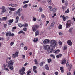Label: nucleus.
Segmentation results:
<instances>
[{
	"mask_svg": "<svg viewBox=\"0 0 75 75\" xmlns=\"http://www.w3.org/2000/svg\"><path fill=\"white\" fill-rule=\"evenodd\" d=\"M59 55H57L56 56V57L57 58H59Z\"/></svg>",
	"mask_w": 75,
	"mask_h": 75,
	"instance_id": "62",
	"label": "nucleus"
},
{
	"mask_svg": "<svg viewBox=\"0 0 75 75\" xmlns=\"http://www.w3.org/2000/svg\"><path fill=\"white\" fill-rule=\"evenodd\" d=\"M40 26L38 25H33L32 27V30L33 31L35 32L36 31L37 29H38L39 28Z\"/></svg>",
	"mask_w": 75,
	"mask_h": 75,
	"instance_id": "2",
	"label": "nucleus"
},
{
	"mask_svg": "<svg viewBox=\"0 0 75 75\" xmlns=\"http://www.w3.org/2000/svg\"><path fill=\"white\" fill-rule=\"evenodd\" d=\"M24 50H25V51H26V50H27V47H26L25 46L24 48Z\"/></svg>",
	"mask_w": 75,
	"mask_h": 75,
	"instance_id": "51",
	"label": "nucleus"
},
{
	"mask_svg": "<svg viewBox=\"0 0 75 75\" xmlns=\"http://www.w3.org/2000/svg\"><path fill=\"white\" fill-rule=\"evenodd\" d=\"M20 10H21V11H22V9L21 8H19V9L16 12V13L17 14H19V13H20Z\"/></svg>",
	"mask_w": 75,
	"mask_h": 75,
	"instance_id": "21",
	"label": "nucleus"
},
{
	"mask_svg": "<svg viewBox=\"0 0 75 75\" xmlns=\"http://www.w3.org/2000/svg\"><path fill=\"white\" fill-rule=\"evenodd\" d=\"M69 12V9H68L67 10L65 11V13H68Z\"/></svg>",
	"mask_w": 75,
	"mask_h": 75,
	"instance_id": "34",
	"label": "nucleus"
},
{
	"mask_svg": "<svg viewBox=\"0 0 75 75\" xmlns=\"http://www.w3.org/2000/svg\"><path fill=\"white\" fill-rule=\"evenodd\" d=\"M67 75H71V73L70 72H69L67 73Z\"/></svg>",
	"mask_w": 75,
	"mask_h": 75,
	"instance_id": "57",
	"label": "nucleus"
},
{
	"mask_svg": "<svg viewBox=\"0 0 75 75\" xmlns=\"http://www.w3.org/2000/svg\"><path fill=\"white\" fill-rule=\"evenodd\" d=\"M7 19V17H5L2 18V21H6Z\"/></svg>",
	"mask_w": 75,
	"mask_h": 75,
	"instance_id": "18",
	"label": "nucleus"
},
{
	"mask_svg": "<svg viewBox=\"0 0 75 75\" xmlns=\"http://www.w3.org/2000/svg\"><path fill=\"white\" fill-rule=\"evenodd\" d=\"M28 2H29V0L26 1H25L23 2V4H25V3H28Z\"/></svg>",
	"mask_w": 75,
	"mask_h": 75,
	"instance_id": "43",
	"label": "nucleus"
},
{
	"mask_svg": "<svg viewBox=\"0 0 75 75\" xmlns=\"http://www.w3.org/2000/svg\"><path fill=\"white\" fill-rule=\"evenodd\" d=\"M31 71H28L27 73H28V74H30V73H31Z\"/></svg>",
	"mask_w": 75,
	"mask_h": 75,
	"instance_id": "60",
	"label": "nucleus"
},
{
	"mask_svg": "<svg viewBox=\"0 0 75 75\" xmlns=\"http://www.w3.org/2000/svg\"><path fill=\"white\" fill-rule=\"evenodd\" d=\"M11 36L12 37H14V33H12L11 34Z\"/></svg>",
	"mask_w": 75,
	"mask_h": 75,
	"instance_id": "53",
	"label": "nucleus"
},
{
	"mask_svg": "<svg viewBox=\"0 0 75 75\" xmlns=\"http://www.w3.org/2000/svg\"><path fill=\"white\" fill-rule=\"evenodd\" d=\"M38 41V38H35L33 40V42L35 43L37 42Z\"/></svg>",
	"mask_w": 75,
	"mask_h": 75,
	"instance_id": "16",
	"label": "nucleus"
},
{
	"mask_svg": "<svg viewBox=\"0 0 75 75\" xmlns=\"http://www.w3.org/2000/svg\"><path fill=\"white\" fill-rule=\"evenodd\" d=\"M8 66H11V65H13L14 64V62H13V61L12 60L8 62Z\"/></svg>",
	"mask_w": 75,
	"mask_h": 75,
	"instance_id": "9",
	"label": "nucleus"
},
{
	"mask_svg": "<svg viewBox=\"0 0 75 75\" xmlns=\"http://www.w3.org/2000/svg\"><path fill=\"white\" fill-rule=\"evenodd\" d=\"M53 10L54 12H56L57 11V8H54L53 9Z\"/></svg>",
	"mask_w": 75,
	"mask_h": 75,
	"instance_id": "40",
	"label": "nucleus"
},
{
	"mask_svg": "<svg viewBox=\"0 0 75 75\" xmlns=\"http://www.w3.org/2000/svg\"><path fill=\"white\" fill-rule=\"evenodd\" d=\"M25 69L24 67H22V69L19 70V74L21 75H23L25 74Z\"/></svg>",
	"mask_w": 75,
	"mask_h": 75,
	"instance_id": "5",
	"label": "nucleus"
},
{
	"mask_svg": "<svg viewBox=\"0 0 75 75\" xmlns=\"http://www.w3.org/2000/svg\"><path fill=\"white\" fill-rule=\"evenodd\" d=\"M24 45V44H23V43H21V45L22 47H23V46Z\"/></svg>",
	"mask_w": 75,
	"mask_h": 75,
	"instance_id": "55",
	"label": "nucleus"
},
{
	"mask_svg": "<svg viewBox=\"0 0 75 75\" xmlns=\"http://www.w3.org/2000/svg\"><path fill=\"white\" fill-rule=\"evenodd\" d=\"M68 45L70 46H71L72 45V42L71 40H69L67 42Z\"/></svg>",
	"mask_w": 75,
	"mask_h": 75,
	"instance_id": "10",
	"label": "nucleus"
},
{
	"mask_svg": "<svg viewBox=\"0 0 75 75\" xmlns=\"http://www.w3.org/2000/svg\"><path fill=\"white\" fill-rule=\"evenodd\" d=\"M2 12L1 13V14H2V13H5V12H6V8H5V7L4 6H2Z\"/></svg>",
	"mask_w": 75,
	"mask_h": 75,
	"instance_id": "8",
	"label": "nucleus"
},
{
	"mask_svg": "<svg viewBox=\"0 0 75 75\" xmlns=\"http://www.w3.org/2000/svg\"><path fill=\"white\" fill-rule=\"evenodd\" d=\"M61 63L62 65H65L66 64V60L65 59H63L62 60Z\"/></svg>",
	"mask_w": 75,
	"mask_h": 75,
	"instance_id": "12",
	"label": "nucleus"
},
{
	"mask_svg": "<svg viewBox=\"0 0 75 75\" xmlns=\"http://www.w3.org/2000/svg\"><path fill=\"white\" fill-rule=\"evenodd\" d=\"M18 52H16L15 54H13L12 55L13 58H16V57H18Z\"/></svg>",
	"mask_w": 75,
	"mask_h": 75,
	"instance_id": "7",
	"label": "nucleus"
},
{
	"mask_svg": "<svg viewBox=\"0 0 75 75\" xmlns=\"http://www.w3.org/2000/svg\"><path fill=\"white\" fill-rule=\"evenodd\" d=\"M23 31H27V28H23Z\"/></svg>",
	"mask_w": 75,
	"mask_h": 75,
	"instance_id": "49",
	"label": "nucleus"
},
{
	"mask_svg": "<svg viewBox=\"0 0 75 75\" xmlns=\"http://www.w3.org/2000/svg\"><path fill=\"white\" fill-rule=\"evenodd\" d=\"M8 67H9V68L10 69H11V70L13 69L14 68V67H13V65L8 66Z\"/></svg>",
	"mask_w": 75,
	"mask_h": 75,
	"instance_id": "24",
	"label": "nucleus"
},
{
	"mask_svg": "<svg viewBox=\"0 0 75 75\" xmlns=\"http://www.w3.org/2000/svg\"><path fill=\"white\" fill-rule=\"evenodd\" d=\"M23 27H28V24L27 23H25V24H23Z\"/></svg>",
	"mask_w": 75,
	"mask_h": 75,
	"instance_id": "33",
	"label": "nucleus"
},
{
	"mask_svg": "<svg viewBox=\"0 0 75 75\" xmlns=\"http://www.w3.org/2000/svg\"><path fill=\"white\" fill-rule=\"evenodd\" d=\"M41 17L42 18H44L45 17V16L43 14H42L41 15Z\"/></svg>",
	"mask_w": 75,
	"mask_h": 75,
	"instance_id": "46",
	"label": "nucleus"
},
{
	"mask_svg": "<svg viewBox=\"0 0 75 75\" xmlns=\"http://www.w3.org/2000/svg\"><path fill=\"white\" fill-rule=\"evenodd\" d=\"M60 69L61 71V72H64V70L63 67H60Z\"/></svg>",
	"mask_w": 75,
	"mask_h": 75,
	"instance_id": "19",
	"label": "nucleus"
},
{
	"mask_svg": "<svg viewBox=\"0 0 75 75\" xmlns=\"http://www.w3.org/2000/svg\"><path fill=\"white\" fill-rule=\"evenodd\" d=\"M39 10L40 12H42L43 10V9L42 8V7H40L39 8Z\"/></svg>",
	"mask_w": 75,
	"mask_h": 75,
	"instance_id": "27",
	"label": "nucleus"
},
{
	"mask_svg": "<svg viewBox=\"0 0 75 75\" xmlns=\"http://www.w3.org/2000/svg\"><path fill=\"white\" fill-rule=\"evenodd\" d=\"M19 19V17L17 16L16 18L15 23H17L18 22V20Z\"/></svg>",
	"mask_w": 75,
	"mask_h": 75,
	"instance_id": "15",
	"label": "nucleus"
},
{
	"mask_svg": "<svg viewBox=\"0 0 75 75\" xmlns=\"http://www.w3.org/2000/svg\"><path fill=\"white\" fill-rule=\"evenodd\" d=\"M62 8L63 10H65L67 9V6H63L62 7Z\"/></svg>",
	"mask_w": 75,
	"mask_h": 75,
	"instance_id": "31",
	"label": "nucleus"
},
{
	"mask_svg": "<svg viewBox=\"0 0 75 75\" xmlns=\"http://www.w3.org/2000/svg\"><path fill=\"white\" fill-rule=\"evenodd\" d=\"M35 36H37L38 35H39V31L38 30H37L35 33Z\"/></svg>",
	"mask_w": 75,
	"mask_h": 75,
	"instance_id": "23",
	"label": "nucleus"
},
{
	"mask_svg": "<svg viewBox=\"0 0 75 75\" xmlns=\"http://www.w3.org/2000/svg\"><path fill=\"white\" fill-rule=\"evenodd\" d=\"M68 65H69V63L68 62L66 63V66L67 67L68 66Z\"/></svg>",
	"mask_w": 75,
	"mask_h": 75,
	"instance_id": "54",
	"label": "nucleus"
},
{
	"mask_svg": "<svg viewBox=\"0 0 75 75\" xmlns=\"http://www.w3.org/2000/svg\"><path fill=\"white\" fill-rule=\"evenodd\" d=\"M14 45V42H12L10 43V45H11V46H12V45Z\"/></svg>",
	"mask_w": 75,
	"mask_h": 75,
	"instance_id": "50",
	"label": "nucleus"
},
{
	"mask_svg": "<svg viewBox=\"0 0 75 75\" xmlns=\"http://www.w3.org/2000/svg\"><path fill=\"white\" fill-rule=\"evenodd\" d=\"M11 32L10 31L7 32L6 33V35L7 37L8 36H11Z\"/></svg>",
	"mask_w": 75,
	"mask_h": 75,
	"instance_id": "11",
	"label": "nucleus"
},
{
	"mask_svg": "<svg viewBox=\"0 0 75 75\" xmlns=\"http://www.w3.org/2000/svg\"><path fill=\"white\" fill-rule=\"evenodd\" d=\"M62 3H65V0H62Z\"/></svg>",
	"mask_w": 75,
	"mask_h": 75,
	"instance_id": "58",
	"label": "nucleus"
},
{
	"mask_svg": "<svg viewBox=\"0 0 75 75\" xmlns=\"http://www.w3.org/2000/svg\"><path fill=\"white\" fill-rule=\"evenodd\" d=\"M47 2L50 5H51V0H47Z\"/></svg>",
	"mask_w": 75,
	"mask_h": 75,
	"instance_id": "30",
	"label": "nucleus"
},
{
	"mask_svg": "<svg viewBox=\"0 0 75 75\" xmlns=\"http://www.w3.org/2000/svg\"><path fill=\"white\" fill-rule=\"evenodd\" d=\"M27 6H28V4H26L25 5L23 6V8H27Z\"/></svg>",
	"mask_w": 75,
	"mask_h": 75,
	"instance_id": "38",
	"label": "nucleus"
},
{
	"mask_svg": "<svg viewBox=\"0 0 75 75\" xmlns=\"http://www.w3.org/2000/svg\"><path fill=\"white\" fill-rule=\"evenodd\" d=\"M51 62V59H48V63H50Z\"/></svg>",
	"mask_w": 75,
	"mask_h": 75,
	"instance_id": "45",
	"label": "nucleus"
},
{
	"mask_svg": "<svg viewBox=\"0 0 75 75\" xmlns=\"http://www.w3.org/2000/svg\"><path fill=\"white\" fill-rule=\"evenodd\" d=\"M18 26L19 27H23V24H22L21 23L19 24H18Z\"/></svg>",
	"mask_w": 75,
	"mask_h": 75,
	"instance_id": "32",
	"label": "nucleus"
},
{
	"mask_svg": "<svg viewBox=\"0 0 75 75\" xmlns=\"http://www.w3.org/2000/svg\"><path fill=\"white\" fill-rule=\"evenodd\" d=\"M54 25H55L54 22V21L52 22V23H51V24L50 27L48 28V29L49 30H50V29H51V28H52V27H53L54 26Z\"/></svg>",
	"mask_w": 75,
	"mask_h": 75,
	"instance_id": "6",
	"label": "nucleus"
},
{
	"mask_svg": "<svg viewBox=\"0 0 75 75\" xmlns=\"http://www.w3.org/2000/svg\"><path fill=\"white\" fill-rule=\"evenodd\" d=\"M44 63V62H42L41 63H40L39 64V65L40 67H42L43 66V65Z\"/></svg>",
	"mask_w": 75,
	"mask_h": 75,
	"instance_id": "26",
	"label": "nucleus"
},
{
	"mask_svg": "<svg viewBox=\"0 0 75 75\" xmlns=\"http://www.w3.org/2000/svg\"><path fill=\"white\" fill-rule=\"evenodd\" d=\"M27 64H28V63H25V64L24 65V67H25V66H26V65H27Z\"/></svg>",
	"mask_w": 75,
	"mask_h": 75,
	"instance_id": "56",
	"label": "nucleus"
},
{
	"mask_svg": "<svg viewBox=\"0 0 75 75\" xmlns=\"http://www.w3.org/2000/svg\"><path fill=\"white\" fill-rule=\"evenodd\" d=\"M67 47L66 46H64L63 48L64 50H67Z\"/></svg>",
	"mask_w": 75,
	"mask_h": 75,
	"instance_id": "44",
	"label": "nucleus"
},
{
	"mask_svg": "<svg viewBox=\"0 0 75 75\" xmlns=\"http://www.w3.org/2000/svg\"><path fill=\"white\" fill-rule=\"evenodd\" d=\"M58 34L60 35H62L63 34L61 32L58 33Z\"/></svg>",
	"mask_w": 75,
	"mask_h": 75,
	"instance_id": "47",
	"label": "nucleus"
},
{
	"mask_svg": "<svg viewBox=\"0 0 75 75\" xmlns=\"http://www.w3.org/2000/svg\"><path fill=\"white\" fill-rule=\"evenodd\" d=\"M47 48L48 49L49 52L51 53L52 52L53 50V48H52V46L51 45H46Z\"/></svg>",
	"mask_w": 75,
	"mask_h": 75,
	"instance_id": "3",
	"label": "nucleus"
},
{
	"mask_svg": "<svg viewBox=\"0 0 75 75\" xmlns=\"http://www.w3.org/2000/svg\"><path fill=\"white\" fill-rule=\"evenodd\" d=\"M33 21H35L37 20V18H35L34 17H33Z\"/></svg>",
	"mask_w": 75,
	"mask_h": 75,
	"instance_id": "41",
	"label": "nucleus"
},
{
	"mask_svg": "<svg viewBox=\"0 0 75 75\" xmlns=\"http://www.w3.org/2000/svg\"><path fill=\"white\" fill-rule=\"evenodd\" d=\"M18 34H23L24 35H25V33L24 32V31H23V30H21L20 31H19Z\"/></svg>",
	"mask_w": 75,
	"mask_h": 75,
	"instance_id": "17",
	"label": "nucleus"
},
{
	"mask_svg": "<svg viewBox=\"0 0 75 75\" xmlns=\"http://www.w3.org/2000/svg\"><path fill=\"white\" fill-rule=\"evenodd\" d=\"M13 21H14L13 19H12V20L10 19L8 21V22H9V23H12V22H13Z\"/></svg>",
	"mask_w": 75,
	"mask_h": 75,
	"instance_id": "29",
	"label": "nucleus"
},
{
	"mask_svg": "<svg viewBox=\"0 0 75 75\" xmlns=\"http://www.w3.org/2000/svg\"><path fill=\"white\" fill-rule=\"evenodd\" d=\"M72 21L70 20H68L66 24V28H68L71 26Z\"/></svg>",
	"mask_w": 75,
	"mask_h": 75,
	"instance_id": "4",
	"label": "nucleus"
},
{
	"mask_svg": "<svg viewBox=\"0 0 75 75\" xmlns=\"http://www.w3.org/2000/svg\"><path fill=\"white\" fill-rule=\"evenodd\" d=\"M49 10H50V11H52V8L51 6H49Z\"/></svg>",
	"mask_w": 75,
	"mask_h": 75,
	"instance_id": "37",
	"label": "nucleus"
},
{
	"mask_svg": "<svg viewBox=\"0 0 75 75\" xmlns=\"http://www.w3.org/2000/svg\"><path fill=\"white\" fill-rule=\"evenodd\" d=\"M72 30H73V28H71L69 29V32L71 34L72 33Z\"/></svg>",
	"mask_w": 75,
	"mask_h": 75,
	"instance_id": "28",
	"label": "nucleus"
},
{
	"mask_svg": "<svg viewBox=\"0 0 75 75\" xmlns=\"http://www.w3.org/2000/svg\"><path fill=\"white\" fill-rule=\"evenodd\" d=\"M59 44H60V45H62V42L59 41Z\"/></svg>",
	"mask_w": 75,
	"mask_h": 75,
	"instance_id": "63",
	"label": "nucleus"
},
{
	"mask_svg": "<svg viewBox=\"0 0 75 75\" xmlns=\"http://www.w3.org/2000/svg\"><path fill=\"white\" fill-rule=\"evenodd\" d=\"M9 10L12 11H15V10H16V8H10Z\"/></svg>",
	"mask_w": 75,
	"mask_h": 75,
	"instance_id": "20",
	"label": "nucleus"
},
{
	"mask_svg": "<svg viewBox=\"0 0 75 75\" xmlns=\"http://www.w3.org/2000/svg\"><path fill=\"white\" fill-rule=\"evenodd\" d=\"M50 57H53V59H55V55H53V54H50Z\"/></svg>",
	"mask_w": 75,
	"mask_h": 75,
	"instance_id": "36",
	"label": "nucleus"
},
{
	"mask_svg": "<svg viewBox=\"0 0 75 75\" xmlns=\"http://www.w3.org/2000/svg\"><path fill=\"white\" fill-rule=\"evenodd\" d=\"M9 5L10 6H11V7H16L17 6V4H11Z\"/></svg>",
	"mask_w": 75,
	"mask_h": 75,
	"instance_id": "13",
	"label": "nucleus"
},
{
	"mask_svg": "<svg viewBox=\"0 0 75 75\" xmlns=\"http://www.w3.org/2000/svg\"><path fill=\"white\" fill-rule=\"evenodd\" d=\"M7 59H9V60H11V57H7Z\"/></svg>",
	"mask_w": 75,
	"mask_h": 75,
	"instance_id": "52",
	"label": "nucleus"
},
{
	"mask_svg": "<svg viewBox=\"0 0 75 75\" xmlns=\"http://www.w3.org/2000/svg\"><path fill=\"white\" fill-rule=\"evenodd\" d=\"M45 68L47 70H49V67L48 66V64H46V65L45 66Z\"/></svg>",
	"mask_w": 75,
	"mask_h": 75,
	"instance_id": "22",
	"label": "nucleus"
},
{
	"mask_svg": "<svg viewBox=\"0 0 75 75\" xmlns=\"http://www.w3.org/2000/svg\"><path fill=\"white\" fill-rule=\"evenodd\" d=\"M34 62L35 64H36V65H37V64H38V61L37 60V59H35L34 60Z\"/></svg>",
	"mask_w": 75,
	"mask_h": 75,
	"instance_id": "35",
	"label": "nucleus"
},
{
	"mask_svg": "<svg viewBox=\"0 0 75 75\" xmlns=\"http://www.w3.org/2000/svg\"><path fill=\"white\" fill-rule=\"evenodd\" d=\"M63 21H65L66 20V18L65 17V15H63Z\"/></svg>",
	"mask_w": 75,
	"mask_h": 75,
	"instance_id": "42",
	"label": "nucleus"
},
{
	"mask_svg": "<svg viewBox=\"0 0 75 75\" xmlns=\"http://www.w3.org/2000/svg\"><path fill=\"white\" fill-rule=\"evenodd\" d=\"M58 28L59 29H62V25L60 24L59 25Z\"/></svg>",
	"mask_w": 75,
	"mask_h": 75,
	"instance_id": "39",
	"label": "nucleus"
},
{
	"mask_svg": "<svg viewBox=\"0 0 75 75\" xmlns=\"http://www.w3.org/2000/svg\"><path fill=\"white\" fill-rule=\"evenodd\" d=\"M60 52V50L58 49L56 51H55L54 53L55 54H58V53H59Z\"/></svg>",
	"mask_w": 75,
	"mask_h": 75,
	"instance_id": "25",
	"label": "nucleus"
},
{
	"mask_svg": "<svg viewBox=\"0 0 75 75\" xmlns=\"http://www.w3.org/2000/svg\"><path fill=\"white\" fill-rule=\"evenodd\" d=\"M22 57L23 59H25V55H22Z\"/></svg>",
	"mask_w": 75,
	"mask_h": 75,
	"instance_id": "48",
	"label": "nucleus"
},
{
	"mask_svg": "<svg viewBox=\"0 0 75 75\" xmlns=\"http://www.w3.org/2000/svg\"><path fill=\"white\" fill-rule=\"evenodd\" d=\"M37 68V67L36 66H34L33 67V71L34 72H35V73H37V71L36 70V68Z\"/></svg>",
	"mask_w": 75,
	"mask_h": 75,
	"instance_id": "14",
	"label": "nucleus"
},
{
	"mask_svg": "<svg viewBox=\"0 0 75 75\" xmlns=\"http://www.w3.org/2000/svg\"><path fill=\"white\" fill-rule=\"evenodd\" d=\"M68 2H65V4L66 6H67V5H68Z\"/></svg>",
	"mask_w": 75,
	"mask_h": 75,
	"instance_id": "64",
	"label": "nucleus"
},
{
	"mask_svg": "<svg viewBox=\"0 0 75 75\" xmlns=\"http://www.w3.org/2000/svg\"><path fill=\"white\" fill-rule=\"evenodd\" d=\"M32 52H30V53H29L30 55H32Z\"/></svg>",
	"mask_w": 75,
	"mask_h": 75,
	"instance_id": "59",
	"label": "nucleus"
},
{
	"mask_svg": "<svg viewBox=\"0 0 75 75\" xmlns=\"http://www.w3.org/2000/svg\"><path fill=\"white\" fill-rule=\"evenodd\" d=\"M4 70H7V71L8 70V68H4Z\"/></svg>",
	"mask_w": 75,
	"mask_h": 75,
	"instance_id": "61",
	"label": "nucleus"
},
{
	"mask_svg": "<svg viewBox=\"0 0 75 75\" xmlns=\"http://www.w3.org/2000/svg\"><path fill=\"white\" fill-rule=\"evenodd\" d=\"M49 42H50L51 44L52 45L53 47H57V42L56 41L54 40H50L48 39H45L43 41V43L44 44H48L49 43Z\"/></svg>",
	"mask_w": 75,
	"mask_h": 75,
	"instance_id": "1",
	"label": "nucleus"
}]
</instances>
